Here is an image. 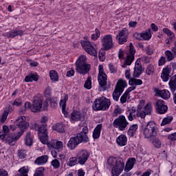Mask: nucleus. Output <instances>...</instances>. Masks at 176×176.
<instances>
[{"label": "nucleus", "instance_id": "f257e3e1", "mask_svg": "<svg viewBox=\"0 0 176 176\" xmlns=\"http://www.w3.org/2000/svg\"><path fill=\"white\" fill-rule=\"evenodd\" d=\"M14 124L16 129H19L21 130L20 132H18L17 134L15 135H8L5 132H0V138L1 140H6L7 142H8L9 145H14V142L17 141L23 134H24V131L30 126V124L25 121V117L19 116L14 122Z\"/></svg>", "mask_w": 176, "mask_h": 176}, {"label": "nucleus", "instance_id": "f03ea898", "mask_svg": "<svg viewBox=\"0 0 176 176\" xmlns=\"http://www.w3.org/2000/svg\"><path fill=\"white\" fill-rule=\"evenodd\" d=\"M87 133H89V128H87V126H83L81 132L70 138L67 144L68 148H69L71 151H74L79 144H82V142H89Z\"/></svg>", "mask_w": 176, "mask_h": 176}, {"label": "nucleus", "instance_id": "7ed1b4c3", "mask_svg": "<svg viewBox=\"0 0 176 176\" xmlns=\"http://www.w3.org/2000/svg\"><path fill=\"white\" fill-rule=\"evenodd\" d=\"M107 165L111 168L113 176H119L122 171L124 170V162L121 157H109L107 160Z\"/></svg>", "mask_w": 176, "mask_h": 176}, {"label": "nucleus", "instance_id": "20e7f679", "mask_svg": "<svg viewBox=\"0 0 176 176\" xmlns=\"http://www.w3.org/2000/svg\"><path fill=\"white\" fill-rule=\"evenodd\" d=\"M157 124L154 121H149L146 126L142 129V133L144 138L149 140L150 138H153L157 135Z\"/></svg>", "mask_w": 176, "mask_h": 176}, {"label": "nucleus", "instance_id": "39448f33", "mask_svg": "<svg viewBox=\"0 0 176 176\" xmlns=\"http://www.w3.org/2000/svg\"><path fill=\"white\" fill-rule=\"evenodd\" d=\"M87 58L85 55H81L79 56L76 62V71L80 74L81 75H86L89 74L90 71L91 66L87 64Z\"/></svg>", "mask_w": 176, "mask_h": 176}, {"label": "nucleus", "instance_id": "423d86ee", "mask_svg": "<svg viewBox=\"0 0 176 176\" xmlns=\"http://www.w3.org/2000/svg\"><path fill=\"white\" fill-rule=\"evenodd\" d=\"M31 130H35L38 133V138L42 144H47V128L45 124H42L41 126L36 123H33L30 125Z\"/></svg>", "mask_w": 176, "mask_h": 176}, {"label": "nucleus", "instance_id": "0eeeda50", "mask_svg": "<svg viewBox=\"0 0 176 176\" xmlns=\"http://www.w3.org/2000/svg\"><path fill=\"white\" fill-rule=\"evenodd\" d=\"M94 111H107L111 107V100L102 96L95 100L93 104Z\"/></svg>", "mask_w": 176, "mask_h": 176}, {"label": "nucleus", "instance_id": "6e6552de", "mask_svg": "<svg viewBox=\"0 0 176 176\" xmlns=\"http://www.w3.org/2000/svg\"><path fill=\"white\" fill-rule=\"evenodd\" d=\"M127 87V82L124 80L120 79L116 85V88L113 92L112 97L114 101H119L122 93L124 91V87Z\"/></svg>", "mask_w": 176, "mask_h": 176}, {"label": "nucleus", "instance_id": "1a4fd4ad", "mask_svg": "<svg viewBox=\"0 0 176 176\" xmlns=\"http://www.w3.org/2000/svg\"><path fill=\"white\" fill-rule=\"evenodd\" d=\"M113 126L115 129H118L120 131H124L127 129V126H129V122L126 120V117L121 115L113 121Z\"/></svg>", "mask_w": 176, "mask_h": 176}, {"label": "nucleus", "instance_id": "9d476101", "mask_svg": "<svg viewBox=\"0 0 176 176\" xmlns=\"http://www.w3.org/2000/svg\"><path fill=\"white\" fill-rule=\"evenodd\" d=\"M135 54V49L134 45L131 43L129 44V51L126 53V58L124 61V64L122 65V68H126V65H131L133 61H134V55Z\"/></svg>", "mask_w": 176, "mask_h": 176}, {"label": "nucleus", "instance_id": "9b49d317", "mask_svg": "<svg viewBox=\"0 0 176 176\" xmlns=\"http://www.w3.org/2000/svg\"><path fill=\"white\" fill-rule=\"evenodd\" d=\"M101 42L104 50H109L113 47V40L111 34L102 36Z\"/></svg>", "mask_w": 176, "mask_h": 176}, {"label": "nucleus", "instance_id": "f8f14e48", "mask_svg": "<svg viewBox=\"0 0 176 176\" xmlns=\"http://www.w3.org/2000/svg\"><path fill=\"white\" fill-rule=\"evenodd\" d=\"M81 45L84 50H85L88 54H90V56H94V57L97 56V50L96 49V47L93 46L90 41H83L81 43Z\"/></svg>", "mask_w": 176, "mask_h": 176}, {"label": "nucleus", "instance_id": "ddd939ff", "mask_svg": "<svg viewBox=\"0 0 176 176\" xmlns=\"http://www.w3.org/2000/svg\"><path fill=\"white\" fill-rule=\"evenodd\" d=\"M43 104V98H42L41 97L34 98L31 107L32 112H40L41 109H42Z\"/></svg>", "mask_w": 176, "mask_h": 176}, {"label": "nucleus", "instance_id": "4468645a", "mask_svg": "<svg viewBox=\"0 0 176 176\" xmlns=\"http://www.w3.org/2000/svg\"><path fill=\"white\" fill-rule=\"evenodd\" d=\"M155 109L157 113L164 115V113L168 111V107L164 104V101L163 100H158L155 102Z\"/></svg>", "mask_w": 176, "mask_h": 176}, {"label": "nucleus", "instance_id": "2eb2a0df", "mask_svg": "<svg viewBox=\"0 0 176 176\" xmlns=\"http://www.w3.org/2000/svg\"><path fill=\"white\" fill-rule=\"evenodd\" d=\"M89 157H90V153H89V152H87L86 150L80 151L77 155L78 164L83 166V164H85L87 160H89Z\"/></svg>", "mask_w": 176, "mask_h": 176}, {"label": "nucleus", "instance_id": "dca6fc26", "mask_svg": "<svg viewBox=\"0 0 176 176\" xmlns=\"http://www.w3.org/2000/svg\"><path fill=\"white\" fill-rule=\"evenodd\" d=\"M98 69H99V74L98 76V80L100 86L101 87H104V86H107V74H104V68L102 65H99L98 66Z\"/></svg>", "mask_w": 176, "mask_h": 176}, {"label": "nucleus", "instance_id": "f3484780", "mask_svg": "<svg viewBox=\"0 0 176 176\" xmlns=\"http://www.w3.org/2000/svg\"><path fill=\"white\" fill-rule=\"evenodd\" d=\"M116 39L119 45L126 43V42H127V39H129V33L127 32V30L123 29L120 30L118 35L116 36Z\"/></svg>", "mask_w": 176, "mask_h": 176}, {"label": "nucleus", "instance_id": "a211bd4d", "mask_svg": "<svg viewBox=\"0 0 176 176\" xmlns=\"http://www.w3.org/2000/svg\"><path fill=\"white\" fill-rule=\"evenodd\" d=\"M47 144L50 149H56L58 152H61L63 148L64 147V144L61 141L52 140L50 142L45 143Z\"/></svg>", "mask_w": 176, "mask_h": 176}, {"label": "nucleus", "instance_id": "6ab92c4d", "mask_svg": "<svg viewBox=\"0 0 176 176\" xmlns=\"http://www.w3.org/2000/svg\"><path fill=\"white\" fill-rule=\"evenodd\" d=\"M151 112H152V106L151 104H147L144 107L142 111H138L137 112V116L138 118H141L142 119H144L146 115H151Z\"/></svg>", "mask_w": 176, "mask_h": 176}, {"label": "nucleus", "instance_id": "aec40b11", "mask_svg": "<svg viewBox=\"0 0 176 176\" xmlns=\"http://www.w3.org/2000/svg\"><path fill=\"white\" fill-rule=\"evenodd\" d=\"M144 69H142V65H141V60H138L135 62L133 76L134 78H140L142 74Z\"/></svg>", "mask_w": 176, "mask_h": 176}, {"label": "nucleus", "instance_id": "412c9836", "mask_svg": "<svg viewBox=\"0 0 176 176\" xmlns=\"http://www.w3.org/2000/svg\"><path fill=\"white\" fill-rule=\"evenodd\" d=\"M154 91L155 94H157V96H159L164 100H168V98H170V91H168V90H166V89L160 90L159 89H155Z\"/></svg>", "mask_w": 176, "mask_h": 176}, {"label": "nucleus", "instance_id": "4be33fe9", "mask_svg": "<svg viewBox=\"0 0 176 176\" xmlns=\"http://www.w3.org/2000/svg\"><path fill=\"white\" fill-rule=\"evenodd\" d=\"M84 116L82 115V113L78 111H74L71 113V120L73 122H79L83 120Z\"/></svg>", "mask_w": 176, "mask_h": 176}, {"label": "nucleus", "instance_id": "5701e85b", "mask_svg": "<svg viewBox=\"0 0 176 176\" xmlns=\"http://www.w3.org/2000/svg\"><path fill=\"white\" fill-rule=\"evenodd\" d=\"M137 160L134 157L129 158V160L126 162L125 168H124V171L126 173H129L130 170H132L133 167H134V164H135V162Z\"/></svg>", "mask_w": 176, "mask_h": 176}, {"label": "nucleus", "instance_id": "b1692460", "mask_svg": "<svg viewBox=\"0 0 176 176\" xmlns=\"http://www.w3.org/2000/svg\"><path fill=\"white\" fill-rule=\"evenodd\" d=\"M67 100H68V95H65L63 99L60 100V106L62 108V112L66 118L67 116H68V112H67V111L65 110V108H67Z\"/></svg>", "mask_w": 176, "mask_h": 176}, {"label": "nucleus", "instance_id": "393cba45", "mask_svg": "<svg viewBox=\"0 0 176 176\" xmlns=\"http://www.w3.org/2000/svg\"><path fill=\"white\" fill-rule=\"evenodd\" d=\"M23 35V30H15L14 31H11L9 33H6L3 34V36H6V38H16V36H19Z\"/></svg>", "mask_w": 176, "mask_h": 176}, {"label": "nucleus", "instance_id": "a878e982", "mask_svg": "<svg viewBox=\"0 0 176 176\" xmlns=\"http://www.w3.org/2000/svg\"><path fill=\"white\" fill-rule=\"evenodd\" d=\"M116 142L119 146L127 145V137L124 135H120L116 139Z\"/></svg>", "mask_w": 176, "mask_h": 176}, {"label": "nucleus", "instance_id": "bb28decb", "mask_svg": "<svg viewBox=\"0 0 176 176\" xmlns=\"http://www.w3.org/2000/svg\"><path fill=\"white\" fill-rule=\"evenodd\" d=\"M48 159H49V157H47V155H42L41 157H38L34 161V164H38V166H41L42 164H45V163H47Z\"/></svg>", "mask_w": 176, "mask_h": 176}, {"label": "nucleus", "instance_id": "cd10ccee", "mask_svg": "<svg viewBox=\"0 0 176 176\" xmlns=\"http://www.w3.org/2000/svg\"><path fill=\"white\" fill-rule=\"evenodd\" d=\"M39 79V76L36 73H31L28 76H26L25 78V81L26 82H37V80Z\"/></svg>", "mask_w": 176, "mask_h": 176}, {"label": "nucleus", "instance_id": "c85d7f7f", "mask_svg": "<svg viewBox=\"0 0 176 176\" xmlns=\"http://www.w3.org/2000/svg\"><path fill=\"white\" fill-rule=\"evenodd\" d=\"M137 130H138V125L137 124H132L127 131L128 135L129 137H134V135L137 133Z\"/></svg>", "mask_w": 176, "mask_h": 176}, {"label": "nucleus", "instance_id": "c756f323", "mask_svg": "<svg viewBox=\"0 0 176 176\" xmlns=\"http://www.w3.org/2000/svg\"><path fill=\"white\" fill-rule=\"evenodd\" d=\"M102 129V126L101 124H98L94 131L93 133V138L94 140H98L100 138V135L101 134V129Z\"/></svg>", "mask_w": 176, "mask_h": 176}, {"label": "nucleus", "instance_id": "7c9ffc66", "mask_svg": "<svg viewBox=\"0 0 176 176\" xmlns=\"http://www.w3.org/2000/svg\"><path fill=\"white\" fill-rule=\"evenodd\" d=\"M129 115L128 116V119L130 120V122H132V120H134L135 118H137V110L134 109V107H132L131 109L129 110Z\"/></svg>", "mask_w": 176, "mask_h": 176}, {"label": "nucleus", "instance_id": "2f4dec72", "mask_svg": "<svg viewBox=\"0 0 176 176\" xmlns=\"http://www.w3.org/2000/svg\"><path fill=\"white\" fill-rule=\"evenodd\" d=\"M78 163L79 160H78V157H72L67 162V165L69 166V167H74V166H76Z\"/></svg>", "mask_w": 176, "mask_h": 176}, {"label": "nucleus", "instance_id": "473e14b6", "mask_svg": "<svg viewBox=\"0 0 176 176\" xmlns=\"http://www.w3.org/2000/svg\"><path fill=\"white\" fill-rule=\"evenodd\" d=\"M142 41H149L152 38L151 29H148L145 32L141 33Z\"/></svg>", "mask_w": 176, "mask_h": 176}, {"label": "nucleus", "instance_id": "72a5a7b5", "mask_svg": "<svg viewBox=\"0 0 176 176\" xmlns=\"http://www.w3.org/2000/svg\"><path fill=\"white\" fill-rule=\"evenodd\" d=\"M50 77L52 82H58V73L56 70L50 71Z\"/></svg>", "mask_w": 176, "mask_h": 176}, {"label": "nucleus", "instance_id": "f704fd0d", "mask_svg": "<svg viewBox=\"0 0 176 176\" xmlns=\"http://www.w3.org/2000/svg\"><path fill=\"white\" fill-rule=\"evenodd\" d=\"M33 140H32V135H31V132H28L25 138V144L28 146H31L32 145Z\"/></svg>", "mask_w": 176, "mask_h": 176}, {"label": "nucleus", "instance_id": "c9c22d12", "mask_svg": "<svg viewBox=\"0 0 176 176\" xmlns=\"http://www.w3.org/2000/svg\"><path fill=\"white\" fill-rule=\"evenodd\" d=\"M53 129L58 133H64L65 131L63 123H57L53 126Z\"/></svg>", "mask_w": 176, "mask_h": 176}, {"label": "nucleus", "instance_id": "e433bc0d", "mask_svg": "<svg viewBox=\"0 0 176 176\" xmlns=\"http://www.w3.org/2000/svg\"><path fill=\"white\" fill-rule=\"evenodd\" d=\"M169 86L170 87L171 91L175 93L176 90V75L174 76L169 81Z\"/></svg>", "mask_w": 176, "mask_h": 176}, {"label": "nucleus", "instance_id": "4c0bfd02", "mask_svg": "<svg viewBox=\"0 0 176 176\" xmlns=\"http://www.w3.org/2000/svg\"><path fill=\"white\" fill-rule=\"evenodd\" d=\"M163 32L169 36V39H175V35L174 34V32H173L168 28H164Z\"/></svg>", "mask_w": 176, "mask_h": 176}, {"label": "nucleus", "instance_id": "58836bf2", "mask_svg": "<svg viewBox=\"0 0 176 176\" xmlns=\"http://www.w3.org/2000/svg\"><path fill=\"white\" fill-rule=\"evenodd\" d=\"M129 85H131V86H137L142 85V80L140 79L131 78L129 80Z\"/></svg>", "mask_w": 176, "mask_h": 176}, {"label": "nucleus", "instance_id": "ea45409f", "mask_svg": "<svg viewBox=\"0 0 176 176\" xmlns=\"http://www.w3.org/2000/svg\"><path fill=\"white\" fill-rule=\"evenodd\" d=\"M19 174L16 176H28V168L27 167L23 166L19 169Z\"/></svg>", "mask_w": 176, "mask_h": 176}, {"label": "nucleus", "instance_id": "a19ab883", "mask_svg": "<svg viewBox=\"0 0 176 176\" xmlns=\"http://www.w3.org/2000/svg\"><path fill=\"white\" fill-rule=\"evenodd\" d=\"M173 116H168L166 118H164L162 120V122L161 123V126H166V124H170V123H171V122H173Z\"/></svg>", "mask_w": 176, "mask_h": 176}, {"label": "nucleus", "instance_id": "79ce46f5", "mask_svg": "<svg viewBox=\"0 0 176 176\" xmlns=\"http://www.w3.org/2000/svg\"><path fill=\"white\" fill-rule=\"evenodd\" d=\"M45 172V168L40 167L36 169L34 176H45L43 173Z\"/></svg>", "mask_w": 176, "mask_h": 176}, {"label": "nucleus", "instance_id": "37998d69", "mask_svg": "<svg viewBox=\"0 0 176 176\" xmlns=\"http://www.w3.org/2000/svg\"><path fill=\"white\" fill-rule=\"evenodd\" d=\"M155 72V66L152 65H149L147 66L146 69V74L148 75H153Z\"/></svg>", "mask_w": 176, "mask_h": 176}, {"label": "nucleus", "instance_id": "c03bdc74", "mask_svg": "<svg viewBox=\"0 0 176 176\" xmlns=\"http://www.w3.org/2000/svg\"><path fill=\"white\" fill-rule=\"evenodd\" d=\"M18 156L19 159H25L27 157V151L25 149L18 150Z\"/></svg>", "mask_w": 176, "mask_h": 176}, {"label": "nucleus", "instance_id": "a18cd8bd", "mask_svg": "<svg viewBox=\"0 0 176 176\" xmlns=\"http://www.w3.org/2000/svg\"><path fill=\"white\" fill-rule=\"evenodd\" d=\"M100 35H101V32H100V30L96 28L95 30V34H93L91 35L92 41H97L100 38Z\"/></svg>", "mask_w": 176, "mask_h": 176}, {"label": "nucleus", "instance_id": "49530a36", "mask_svg": "<svg viewBox=\"0 0 176 176\" xmlns=\"http://www.w3.org/2000/svg\"><path fill=\"white\" fill-rule=\"evenodd\" d=\"M165 56H166L168 61H171L174 58V54H172L170 50H166L165 52Z\"/></svg>", "mask_w": 176, "mask_h": 176}, {"label": "nucleus", "instance_id": "de8ad7c7", "mask_svg": "<svg viewBox=\"0 0 176 176\" xmlns=\"http://www.w3.org/2000/svg\"><path fill=\"white\" fill-rule=\"evenodd\" d=\"M84 87H85V89H88V90H90V89H91V77L87 78L84 85Z\"/></svg>", "mask_w": 176, "mask_h": 176}, {"label": "nucleus", "instance_id": "09e8293b", "mask_svg": "<svg viewBox=\"0 0 176 176\" xmlns=\"http://www.w3.org/2000/svg\"><path fill=\"white\" fill-rule=\"evenodd\" d=\"M109 68L111 74H116V72H118V68H116L112 63L109 65Z\"/></svg>", "mask_w": 176, "mask_h": 176}, {"label": "nucleus", "instance_id": "8fccbe9b", "mask_svg": "<svg viewBox=\"0 0 176 176\" xmlns=\"http://www.w3.org/2000/svg\"><path fill=\"white\" fill-rule=\"evenodd\" d=\"M52 166H53L54 168H58L60 167V161L57 159L52 160L51 163Z\"/></svg>", "mask_w": 176, "mask_h": 176}, {"label": "nucleus", "instance_id": "3c124183", "mask_svg": "<svg viewBox=\"0 0 176 176\" xmlns=\"http://www.w3.org/2000/svg\"><path fill=\"white\" fill-rule=\"evenodd\" d=\"M50 104L52 108H56L57 107V99L56 98H50Z\"/></svg>", "mask_w": 176, "mask_h": 176}, {"label": "nucleus", "instance_id": "603ef678", "mask_svg": "<svg viewBox=\"0 0 176 176\" xmlns=\"http://www.w3.org/2000/svg\"><path fill=\"white\" fill-rule=\"evenodd\" d=\"M9 115V113L7 111H5L3 114L1 119V123H5L6 122V120L8 119V116Z\"/></svg>", "mask_w": 176, "mask_h": 176}, {"label": "nucleus", "instance_id": "864d4df0", "mask_svg": "<svg viewBox=\"0 0 176 176\" xmlns=\"http://www.w3.org/2000/svg\"><path fill=\"white\" fill-rule=\"evenodd\" d=\"M153 144L155 148H160L162 146V142L157 138L153 140Z\"/></svg>", "mask_w": 176, "mask_h": 176}, {"label": "nucleus", "instance_id": "5fc2aeb1", "mask_svg": "<svg viewBox=\"0 0 176 176\" xmlns=\"http://www.w3.org/2000/svg\"><path fill=\"white\" fill-rule=\"evenodd\" d=\"M23 103V100L21 98H18L14 100V101L12 102V105H16V107H20L21 104Z\"/></svg>", "mask_w": 176, "mask_h": 176}, {"label": "nucleus", "instance_id": "6e6d98bb", "mask_svg": "<svg viewBox=\"0 0 176 176\" xmlns=\"http://www.w3.org/2000/svg\"><path fill=\"white\" fill-rule=\"evenodd\" d=\"M171 72V68L166 67V68H164L162 70V74H165V75H168V76H170V73Z\"/></svg>", "mask_w": 176, "mask_h": 176}, {"label": "nucleus", "instance_id": "4d7b16f0", "mask_svg": "<svg viewBox=\"0 0 176 176\" xmlns=\"http://www.w3.org/2000/svg\"><path fill=\"white\" fill-rule=\"evenodd\" d=\"M146 52L147 53V54H153V47L151 46V45H148L146 47Z\"/></svg>", "mask_w": 176, "mask_h": 176}, {"label": "nucleus", "instance_id": "13d9d810", "mask_svg": "<svg viewBox=\"0 0 176 176\" xmlns=\"http://www.w3.org/2000/svg\"><path fill=\"white\" fill-rule=\"evenodd\" d=\"M45 97H50L52 96V88L50 87H47L45 91Z\"/></svg>", "mask_w": 176, "mask_h": 176}, {"label": "nucleus", "instance_id": "bf43d9fd", "mask_svg": "<svg viewBox=\"0 0 176 176\" xmlns=\"http://www.w3.org/2000/svg\"><path fill=\"white\" fill-rule=\"evenodd\" d=\"M144 105H145V100H140V104L138 106L137 112H141V109H142Z\"/></svg>", "mask_w": 176, "mask_h": 176}, {"label": "nucleus", "instance_id": "052dcab7", "mask_svg": "<svg viewBox=\"0 0 176 176\" xmlns=\"http://www.w3.org/2000/svg\"><path fill=\"white\" fill-rule=\"evenodd\" d=\"M127 96L129 95L125 94L124 92V94L121 96L120 98L121 104H124L127 101Z\"/></svg>", "mask_w": 176, "mask_h": 176}, {"label": "nucleus", "instance_id": "680f3d73", "mask_svg": "<svg viewBox=\"0 0 176 176\" xmlns=\"http://www.w3.org/2000/svg\"><path fill=\"white\" fill-rule=\"evenodd\" d=\"M164 64H166V57L162 56L158 61V65L160 67L164 65Z\"/></svg>", "mask_w": 176, "mask_h": 176}, {"label": "nucleus", "instance_id": "e2e57ef3", "mask_svg": "<svg viewBox=\"0 0 176 176\" xmlns=\"http://www.w3.org/2000/svg\"><path fill=\"white\" fill-rule=\"evenodd\" d=\"M161 78L164 82H167L170 79V76L162 73Z\"/></svg>", "mask_w": 176, "mask_h": 176}, {"label": "nucleus", "instance_id": "0e129e2a", "mask_svg": "<svg viewBox=\"0 0 176 176\" xmlns=\"http://www.w3.org/2000/svg\"><path fill=\"white\" fill-rule=\"evenodd\" d=\"M135 86L132 85L131 87H129L126 91H125V94H126L129 96V94L131 93L133 90H135Z\"/></svg>", "mask_w": 176, "mask_h": 176}, {"label": "nucleus", "instance_id": "69168bd1", "mask_svg": "<svg viewBox=\"0 0 176 176\" xmlns=\"http://www.w3.org/2000/svg\"><path fill=\"white\" fill-rule=\"evenodd\" d=\"M122 113V109H116L113 111V116H118Z\"/></svg>", "mask_w": 176, "mask_h": 176}, {"label": "nucleus", "instance_id": "338daca9", "mask_svg": "<svg viewBox=\"0 0 176 176\" xmlns=\"http://www.w3.org/2000/svg\"><path fill=\"white\" fill-rule=\"evenodd\" d=\"M168 138V140H170V141H176V133L169 135Z\"/></svg>", "mask_w": 176, "mask_h": 176}, {"label": "nucleus", "instance_id": "774afa93", "mask_svg": "<svg viewBox=\"0 0 176 176\" xmlns=\"http://www.w3.org/2000/svg\"><path fill=\"white\" fill-rule=\"evenodd\" d=\"M133 37L135 38V39H138V41H142L141 33L140 34L137 32L134 33Z\"/></svg>", "mask_w": 176, "mask_h": 176}]
</instances>
